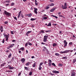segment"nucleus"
<instances>
[{"label":"nucleus","instance_id":"obj_1","mask_svg":"<svg viewBox=\"0 0 76 76\" xmlns=\"http://www.w3.org/2000/svg\"><path fill=\"white\" fill-rule=\"evenodd\" d=\"M4 14H5L7 17H9L11 16V14L8 12H7L6 11H4Z\"/></svg>","mask_w":76,"mask_h":76},{"label":"nucleus","instance_id":"obj_2","mask_svg":"<svg viewBox=\"0 0 76 76\" xmlns=\"http://www.w3.org/2000/svg\"><path fill=\"white\" fill-rule=\"evenodd\" d=\"M46 35L47 36L45 35L44 36L43 40L44 42H46V41H47V39H48V36L47 34Z\"/></svg>","mask_w":76,"mask_h":76},{"label":"nucleus","instance_id":"obj_3","mask_svg":"<svg viewBox=\"0 0 76 76\" xmlns=\"http://www.w3.org/2000/svg\"><path fill=\"white\" fill-rule=\"evenodd\" d=\"M4 37H5V38L6 39V41H7L8 40H9V35L7 34H4Z\"/></svg>","mask_w":76,"mask_h":76},{"label":"nucleus","instance_id":"obj_4","mask_svg":"<svg viewBox=\"0 0 76 76\" xmlns=\"http://www.w3.org/2000/svg\"><path fill=\"white\" fill-rule=\"evenodd\" d=\"M70 50H65L64 52L61 51L60 52V53L61 54H64V53H69V52H70Z\"/></svg>","mask_w":76,"mask_h":76},{"label":"nucleus","instance_id":"obj_5","mask_svg":"<svg viewBox=\"0 0 76 76\" xmlns=\"http://www.w3.org/2000/svg\"><path fill=\"white\" fill-rule=\"evenodd\" d=\"M14 45H15V44H11L9 46H8L7 48V49H10V48H12V47H13V46H14Z\"/></svg>","mask_w":76,"mask_h":76},{"label":"nucleus","instance_id":"obj_6","mask_svg":"<svg viewBox=\"0 0 76 76\" xmlns=\"http://www.w3.org/2000/svg\"><path fill=\"white\" fill-rule=\"evenodd\" d=\"M64 47L65 48L67 45V42H66V40H64Z\"/></svg>","mask_w":76,"mask_h":76},{"label":"nucleus","instance_id":"obj_7","mask_svg":"<svg viewBox=\"0 0 76 76\" xmlns=\"http://www.w3.org/2000/svg\"><path fill=\"white\" fill-rule=\"evenodd\" d=\"M49 63H48V66H49L50 67L51 66V64H52V61L50 59L48 60Z\"/></svg>","mask_w":76,"mask_h":76},{"label":"nucleus","instance_id":"obj_8","mask_svg":"<svg viewBox=\"0 0 76 76\" xmlns=\"http://www.w3.org/2000/svg\"><path fill=\"white\" fill-rule=\"evenodd\" d=\"M20 61L22 63H24L25 61V58H23L21 59Z\"/></svg>","mask_w":76,"mask_h":76},{"label":"nucleus","instance_id":"obj_9","mask_svg":"<svg viewBox=\"0 0 76 76\" xmlns=\"http://www.w3.org/2000/svg\"><path fill=\"white\" fill-rule=\"evenodd\" d=\"M52 72L53 73H56V74L59 73V71H57L56 70L53 71Z\"/></svg>","mask_w":76,"mask_h":76},{"label":"nucleus","instance_id":"obj_10","mask_svg":"<svg viewBox=\"0 0 76 76\" xmlns=\"http://www.w3.org/2000/svg\"><path fill=\"white\" fill-rule=\"evenodd\" d=\"M71 72H72L71 74V76H75V72L73 71H71Z\"/></svg>","mask_w":76,"mask_h":76},{"label":"nucleus","instance_id":"obj_11","mask_svg":"<svg viewBox=\"0 0 76 76\" xmlns=\"http://www.w3.org/2000/svg\"><path fill=\"white\" fill-rule=\"evenodd\" d=\"M34 12L36 14H37L38 13V12H37V10H38V9L37 8H34Z\"/></svg>","mask_w":76,"mask_h":76},{"label":"nucleus","instance_id":"obj_12","mask_svg":"<svg viewBox=\"0 0 76 76\" xmlns=\"http://www.w3.org/2000/svg\"><path fill=\"white\" fill-rule=\"evenodd\" d=\"M62 7L63 9H67V6H64L63 5H62Z\"/></svg>","mask_w":76,"mask_h":76},{"label":"nucleus","instance_id":"obj_13","mask_svg":"<svg viewBox=\"0 0 76 76\" xmlns=\"http://www.w3.org/2000/svg\"><path fill=\"white\" fill-rule=\"evenodd\" d=\"M30 33H31V31H28L27 32L26 34V35L28 37V36H29V35H28V34H30Z\"/></svg>","mask_w":76,"mask_h":76},{"label":"nucleus","instance_id":"obj_14","mask_svg":"<svg viewBox=\"0 0 76 76\" xmlns=\"http://www.w3.org/2000/svg\"><path fill=\"white\" fill-rule=\"evenodd\" d=\"M55 10L56 8H53L50 10V12H54V10Z\"/></svg>","mask_w":76,"mask_h":76},{"label":"nucleus","instance_id":"obj_15","mask_svg":"<svg viewBox=\"0 0 76 76\" xmlns=\"http://www.w3.org/2000/svg\"><path fill=\"white\" fill-rule=\"evenodd\" d=\"M0 30L1 32H2L3 31V28L2 26H1L0 28Z\"/></svg>","mask_w":76,"mask_h":76},{"label":"nucleus","instance_id":"obj_16","mask_svg":"<svg viewBox=\"0 0 76 76\" xmlns=\"http://www.w3.org/2000/svg\"><path fill=\"white\" fill-rule=\"evenodd\" d=\"M31 15H32V14H31V13L26 14V16H28V17H31Z\"/></svg>","mask_w":76,"mask_h":76},{"label":"nucleus","instance_id":"obj_17","mask_svg":"<svg viewBox=\"0 0 76 76\" xmlns=\"http://www.w3.org/2000/svg\"><path fill=\"white\" fill-rule=\"evenodd\" d=\"M15 68V67H13V66H10V67L9 68H8L10 69V70H13V69Z\"/></svg>","mask_w":76,"mask_h":76},{"label":"nucleus","instance_id":"obj_18","mask_svg":"<svg viewBox=\"0 0 76 76\" xmlns=\"http://www.w3.org/2000/svg\"><path fill=\"white\" fill-rule=\"evenodd\" d=\"M72 62L73 63V64H75V62H76V58H75L72 61Z\"/></svg>","mask_w":76,"mask_h":76},{"label":"nucleus","instance_id":"obj_19","mask_svg":"<svg viewBox=\"0 0 76 76\" xmlns=\"http://www.w3.org/2000/svg\"><path fill=\"white\" fill-rule=\"evenodd\" d=\"M19 50H21V51H24V48H20L19 49Z\"/></svg>","mask_w":76,"mask_h":76},{"label":"nucleus","instance_id":"obj_20","mask_svg":"<svg viewBox=\"0 0 76 76\" xmlns=\"http://www.w3.org/2000/svg\"><path fill=\"white\" fill-rule=\"evenodd\" d=\"M35 64H37V62L34 63V64L32 66L33 67H35Z\"/></svg>","mask_w":76,"mask_h":76},{"label":"nucleus","instance_id":"obj_21","mask_svg":"<svg viewBox=\"0 0 76 76\" xmlns=\"http://www.w3.org/2000/svg\"><path fill=\"white\" fill-rule=\"evenodd\" d=\"M24 69L25 70H27V71H29V69L28 67L25 66L24 67Z\"/></svg>","mask_w":76,"mask_h":76},{"label":"nucleus","instance_id":"obj_22","mask_svg":"<svg viewBox=\"0 0 76 76\" xmlns=\"http://www.w3.org/2000/svg\"><path fill=\"white\" fill-rule=\"evenodd\" d=\"M62 59H65V60H67V58L66 56L63 57L62 58Z\"/></svg>","mask_w":76,"mask_h":76},{"label":"nucleus","instance_id":"obj_23","mask_svg":"<svg viewBox=\"0 0 76 76\" xmlns=\"http://www.w3.org/2000/svg\"><path fill=\"white\" fill-rule=\"evenodd\" d=\"M30 62H28L26 64V66H29V65L30 64L29 63H30Z\"/></svg>","mask_w":76,"mask_h":76},{"label":"nucleus","instance_id":"obj_24","mask_svg":"<svg viewBox=\"0 0 76 76\" xmlns=\"http://www.w3.org/2000/svg\"><path fill=\"white\" fill-rule=\"evenodd\" d=\"M36 20V18H31V21H34V20Z\"/></svg>","mask_w":76,"mask_h":76},{"label":"nucleus","instance_id":"obj_25","mask_svg":"<svg viewBox=\"0 0 76 76\" xmlns=\"http://www.w3.org/2000/svg\"><path fill=\"white\" fill-rule=\"evenodd\" d=\"M48 26H51V22L49 23V24L47 25Z\"/></svg>","mask_w":76,"mask_h":76},{"label":"nucleus","instance_id":"obj_26","mask_svg":"<svg viewBox=\"0 0 76 76\" xmlns=\"http://www.w3.org/2000/svg\"><path fill=\"white\" fill-rule=\"evenodd\" d=\"M10 2V0H8L7 1H6L5 2V3H9Z\"/></svg>","mask_w":76,"mask_h":76},{"label":"nucleus","instance_id":"obj_27","mask_svg":"<svg viewBox=\"0 0 76 76\" xmlns=\"http://www.w3.org/2000/svg\"><path fill=\"white\" fill-rule=\"evenodd\" d=\"M56 45H57V44H56V43H53V47H56Z\"/></svg>","mask_w":76,"mask_h":76},{"label":"nucleus","instance_id":"obj_28","mask_svg":"<svg viewBox=\"0 0 76 76\" xmlns=\"http://www.w3.org/2000/svg\"><path fill=\"white\" fill-rule=\"evenodd\" d=\"M54 6V4L53 3H51L50 4V6Z\"/></svg>","mask_w":76,"mask_h":76},{"label":"nucleus","instance_id":"obj_29","mask_svg":"<svg viewBox=\"0 0 76 76\" xmlns=\"http://www.w3.org/2000/svg\"><path fill=\"white\" fill-rule=\"evenodd\" d=\"M11 56H12V54L11 53H10V54L8 56V58H10V57Z\"/></svg>","mask_w":76,"mask_h":76},{"label":"nucleus","instance_id":"obj_30","mask_svg":"<svg viewBox=\"0 0 76 76\" xmlns=\"http://www.w3.org/2000/svg\"><path fill=\"white\" fill-rule=\"evenodd\" d=\"M50 30H48V31H45V32H46V33L47 32H50Z\"/></svg>","mask_w":76,"mask_h":76},{"label":"nucleus","instance_id":"obj_31","mask_svg":"<svg viewBox=\"0 0 76 76\" xmlns=\"http://www.w3.org/2000/svg\"><path fill=\"white\" fill-rule=\"evenodd\" d=\"M55 56H60V55L58 53H55Z\"/></svg>","mask_w":76,"mask_h":76},{"label":"nucleus","instance_id":"obj_32","mask_svg":"<svg viewBox=\"0 0 76 76\" xmlns=\"http://www.w3.org/2000/svg\"><path fill=\"white\" fill-rule=\"evenodd\" d=\"M41 69H42V67H41V66H39V70H41Z\"/></svg>","mask_w":76,"mask_h":76},{"label":"nucleus","instance_id":"obj_33","mask_svg":"<svg viewBox=\"0 0 76 76\" xmlns=\"http://www.w3.org/2000/svg\"><path fill=\"white\" fill-rule=\"evenodd\" d=\"M58 66H63V64H58Z\"/></svg>","mask_w":76,"mask_h":76},{"label":"nucleus","instance_id":"obj_34","mask_svg":"<svg viewBox=\"0 0 76 76\" xmlns=\"http://www.w3.org/2000/svg\"><path fill=\"white\" fill-rule=\"evenodd\" d=\"M43 64V63L42 62H41L40 63L39 65V66H41Z\"/></svg>","mask_w":76,"mask_h":76},{"label":"nucleus","instance_id":"obj_35","mask_svg":"<svg viewBox=\"0 0 76 76\" xmlns=\"http://www.w3.org/2000/svg\"><path fill=\"white\" fill-rule=\"evenodd\" d=\"M46 52H47V53L48 54H49V51L48 50V49L46 50Z\"/></svg>","mask_w":76,"mask_h":76},{"label":"nucleus","instance_id":"obj_36","mask_svg":"<svg viewBox=\"0 0 76 76\" xmlns=\"http://www.w3.org/2000/svg\"><path fill=\"white\" fill-rule=\"evenodd\" d=\"M52 66H55H55H56V64H54V63H52Z\"/></svg>","mask_w":76,"mask_h":76},{"label":"nucleus","instance_id":"obj_37","mask_svg":"<svg viewBox=\"0 0 76 76\" xmlns=\"http://www.w3.org/2000/svg\"><path fill=\"white\" fill-rule=\"evenodd\" d=\"M14 4H15V3H14V2H12L11 3V6H13V5H14Z\"/></svg>","mask_w":76,"mask_h":76},{"label":"nucleus","instance_id":"obj_38","mask_svg":"<svg viewBox=\"0 0 76 76\" xmlns=\"http://www.w3.org/2000/svg\"><path fill=\"white\" fill-rule=\"evenodd\" d=\"M28 45H32V43H31L29 42L28 43Z\"/></svg>","mask_w":76,"mask_h":76},{"label":"nucleus","instance_id":"obj_39","mask_svg":"<svg viewBox=\"0 0 76 76\" xmlns=\"http://www.w3.org/2000/svg\"><path fill=\"white\" fill-rule=\"evenodd\" d=\"M2 42L3 43H4V38L3 39L2 41Z\"/></svg>","mask_w":76,"mask_h":76},{"label":"nucleus","instance_id":"obj_40","mask_svg":"<svg viewBox=\"0 0 76 76\" xmlns=\"http://www.w3.org/2000/svg\"><path fill=\"white\" fill-rule=\"evenodd\" d=\"M69 45H72V42H70L69 43Z\"/></svg>","mask_w":76,"mask_h":76},{"label":"nucleus","instance_id":"obj_41","mask_svg":"<svg viewBox=\"0 0 76 76\" xmlns=\"http://www.w3.org/2000/svg\"><path fill=\"white\" fill-rule=\"evenodd\" d=\"M48 18L47 17H45L44 18V19H45V20H46V19H47Z\"/></svg>","mask_w":76,"mask_h":76},{"label":"nucleus","instance_id":"obj_42","mask_svg":"<svg viewBox=\"0 0 76 76\" xmlns=\"http://www.w3.org/2000/svg\"><path fill=\"white\" fill-rule=\"evenodd\" d=\"M50 8V7H45V9H49Z\"/></svg>","mask_w":76,"mask_h":76},{"label":"nucleus","instance_id":"obj_43","mask_svg":"<svg viewBox=\"0 0 76 76\" xmlns=\"http://www.w3.org/2000/svg\"><path fill=\"white\" fill-rule=\"evenodd\" d=\"M4 24H8V22L7 21H5L4 23Z\"/></svg>","mask_w":76,"mask_h":76},{"label":"nucleus","instance_id":"obj_44","mask_svg":"<svg viewBox=\"0 0 76 76\" xmlns=\"http://www.w3.org/2000/svg\"><path fill=\"white\" fill-rule=\"evenodd\" d=\"M13 17L14 19H15V20H17V18H16V17H14V16H13Z\"/></svg>","mask_w":76,"mask_h":76},{"label":"nucleus","instance_id":"obj_45","mask_svg":"<svg viewBox=\"0 0 76 76\" xmlns=\"http://www.w3.org/2000/svg\"><path fill=\"white\" fill-rule=\"evenodd\" d=\"M32 72H31L29 74V75H32Z\"/></svg>","mask_w":76,"mask_h":76},{"label":"nucleus","instance_id":"obj_46","mask_svg":"<svg viewBox=\"0 0 76 76\" xmlns=\"http://www.w3.org/2000/svg\"><path fill=\"white\" fill-rule=\"evenodd\" d=\"M58 16H59V17H61V18H62V17H63V15H59Z\"/></svg>","mask_w":76,"mask_h":76},{"label":"nucleus","instance_id":"obj_47","mask_svg":"<svg viewBox=\"0 0 76 76\" xmlns=\"http://www.w3.org/2000/svg\"><path fill=\"white\" fill-rule=\"evenodd\" d=\"M21 75V72H20L18 75V76H20Z\"/></svg>","mask_w":76,"mask_h":76},{"label":"nucleus","instance_id":"obj_48","mask_svg":"<svg viewBox=\"0 0 76 76\" xmlns=\"http://www.w3.org/2000/svg\"><path fill=\"white\" fill-rule=\"evenodd\" d=\"M20 16H21V17H22V18H23L24 16H23V15L21 14V15H20Z\"/></svg>","mask_w":76,"mask_h":76},{"label":"nucleus","instance_id":"obj_49","mask_svg":"<svg viewBox=\"0 0 76 76\" xmlns=\"http://www.w3.org/2000/svg\"><path fill=\"white\" fill-rule=\"evenodd\" d=\"M28 43H26L25 45V47H26V46H28Z\"/></svg>","mask_w":76,"mask_h":76},{"label":"nucleus","instance_id":"obj_50","mask_svg":"<svg viewBox=\"0 0 76 76\" xmlns=\"http://www.w3.org/2000/svg\"><path fill=\"white\" fill-rule=\"evenodd\" d=\"M21 12H22V11H20L19 13H18L19 15H20V14H21Z\"/></svg>","mask_w":76,"mask_h":76},{"label":"nucleus","instance_id":"obj_51","mask_svg":"<svg viewBox=\"0 0 76 76\" xmlns=\"http://www.w3.org/2000/svg\"><path fill=\"white\" fill-rule=\"evenodd\" d=\"M1 67H3V66H4V65L3 64H1Z\"/></svg>","mask_w":76,"mask_h":76},{"label":"nucleus","instance_id":"obj_52","mask_svg":"<svg viewBox=\"0 0 76 76\" xmlns=\"http://www.w3.org/2000/svg\"><path fill=\"white\" fill-rule=\"evenodd\" d=\"M11 34H12V35H13V34H13V31H11Z\"/></svg>","mask_w":76,"mask_h":76},{"label":"nucleus","instance_id":"obj_53","mask_svg":"<svg viewBox=\"0 0 76 76\" xmlns=\"http://www.w3.org/2000/svg\"><path fill=\"white\" fill-rule=\"evenodd\" d=\"M5 6H7H7H9V4H6L5 5Z\"/></svg>","mask_w":76,"mask_h":76},{"label":"nucleus","instance_id":"obj_54","mask_svg":"<svg viewBox=\"0 0 76 76\" xmlns=\"http://www.w3.org/2000/svg\"><path fill=\"white\" fill-rule=\"evenodd\" d=\"M41 44H43V45H45V43H44V42H42L41 43Z\"/></svg>","mask_w":76,"mask_h":76},{"label":"nucleus","instance_id":"obj_55","mask_svg":"<svg viewBox=\"0 0 76 76\" xmlns=\"http://www.w3.org/2000/svg\"><path fill=\"white\" fill-rule=\"evenodd\" d=\"M40 32H41L42 33H45V32L43 31H40Z\"/></svg>","mask_w":76,"mask_h":76},{"label":"nucleus","instance_id":"obj_56","mask_svg":"<svg viewBox=\"0 0 76 76\" xmlns=\"http://www.w3.org/2000/svg\"><path fill=\"white\" fill-rule=\"evenodd\" d=\"M38 3L35 2V5H36V6H38Z\"/></svg>","mask_w":76,"mask_h":76},{"label":"nucleus","instance_id":"obj_57","mask_svg":"<svg viewBox=\"0 0 76 76\" xmlns=\"http://www.w3.org/2000/svg\"><path fill=\"white\" fill-rule=\"evenodd\" d=\"M31 27H32V28H34V25L32 24L31 25Z\"/></svg>","mask_w":76,"mask_h":76},{"label":"nucleus","instance_id":"obj_58","mask_svg":"<svg viewBox=\"0 0 76 76\" xmlns=\"http://www.w3.org/2000/svg\"><path fill=\"white\" fill-rule=\"evenodd\" d=\"M9 50H6V53H8L9 52Z\"/></svg>","mask_w":76,"mask_h":76},{"label":"nucleus","instance_id":"obj_59","mask_svg":"<svg viewBox=\"0 0 76 76\" xmlns=\"http://www.w3.org/2000/svg\"><path fill=\"white\" fill-rule=\"evenodd\" d=\"M67 5V3H65L64 5V6H66V5Z\"/></svg>","mask_w":76,"mask_h":76},{"label":"nucleus","instance_id":"obj_60","mask_svg":"<svg viewBox=\"0 0 76 76\" xmlns=\"http://www.w3.org/2000/svg\"><path fill=\"white\" fill-rule=\"evenodd\" d=\"M61 14V12H59L58 13V15H59Z\"/></svg>","mask_w":76,"mask_h":76},{"label":"nucleus","instance_id":"obj_61","mask_svg":"<svg viewBox=\"0 0 76 76\" xmlns=\"http://www.w3.org/2000/svg\"><path fill=\"white\" fill-rule=\"evenodd\" d=\"M73 12V10H71V12L72 13V12Z\"/></svg>","mask_w":76,"mask_h":76},{"label":"nucleus","instance_id":"obj_62","mask_svg":"<svg viewBox=\"0 0 76 76\" xmlns=\"http://www.w3.org/2000/svg\"><path fill=\"white\" fill-rule=\"evenodd\" d=\"M13 10H16V8H14L13 9Z\"/></svg>","mask_w":76,"mask_h":76},{"label":"nucleus","instance_id":"obj_63","mask_svg":"<svg viewBox=\"0 0 76 76\" xmlns=\"http://www.w3.org/2000/svg\"><path fill=\"white\" fill-rule=\"evenodd\" d=\"M2 64H4H4H6V62H4V63H2Z\"/></svg>","mask_w":76,"mask_h":76},{"label":"nucleus","instance_id":"obj_64","mask_svg":"<svg viewBox=\"0 0 76 76\" xmlns=\"http://www.w3.org/2000/svg\"><path fill=\"white\" fill-rule=\"evenodd\" d=\"M7 72H9V73H10V70H7Z\"/></svg>","mask_w":76,"mask_h":76}]
</instances>
